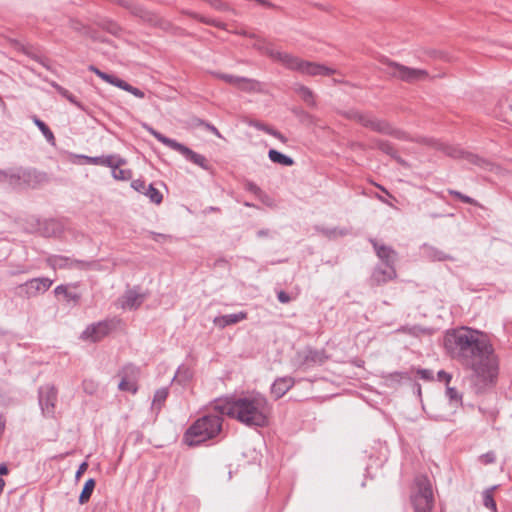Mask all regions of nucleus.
Masks as SVG:
<instances>
[{"instance_id":"f257e3e1","label":"nucleus","mask_w":512,"mask_h":512,"mask_svg":"<svg viewBox=\"0 0 512 512\" xmlns=\"http://www.w3.org/2000/svg\"><path fill=\"white\" fill-rule=\"evenodd\" d=\"M444 346L452 358L471 371L470 382L476 392L493 383L498 372L497 359L482 333L468 327L453 329L446 333Z\"/></svg>"},{"instance_id":"f03ea898","label":"nucleus","mask_w":512,"mask_h":512,"mask_svg":"<svg viewBox=\"0 0 512 512\" xmlns=\"http://www.w3.org/2000/svg\"><path fill=\"white\" fill-rule=\"evenodd\" d=\"M212 408L251 428L265 427L271 411L267 398L260 393L221 397L214 400Z\"/></svg>"},{"instance_id":"7ed1b4c3","label":"nucleus","mask_w":512,"mask_h":512,"mask_svg":"<svg viewBox=\"0 0 512 512\" xmlns=\"http://www.w3.org/2000/svg\"><path fill=\"white\" fill-rule=\"evenodd\" d=\"M222 422L223 420L219 415H204L186 430L183 441L192 447L213 439L221 432Z\"/></svg>"},{"instance_id":"20e7f679","label":"nucleus","mask_w":512,"mask_h":512,"mask_svg":"<svg viewBox=\"0 0 512 512\" xmlns=\"http://www.w3.org/2000/svg\"><path fill=\"white\" fill-rule=\"evenodd\" d=\"M348 117L374 132L389 135L399 140H411L404 131L394 128L388 121L379 119L371 113L351 111Z\"/></svg>"},{"instance_id":"39448f33","label":"nucleus","mask_w":512,"mask_h":512,"mask_svg":"<svg viewBox=\"0 0 512 512\" xmlns=\"http://www.w3.org/2000/svg\"><path fill=\"white\" fill-rule=\"evenodd\" d=\"M414 512H431L434 506L432 484L427 476L418 475L414 479L410 496Z\"/></svg>"},{"instance_id":"423d86ee","label":"nucleus","mask_w":512,"mask_h":512,"mask_svg":"<svg viewBox=\"0 0 512 512\" xmlns=\"http://www.w3.org/2000/svg\"><path fill=\"white\" fill-rule=\"evenodd\" d=\"M381 63L384 66V73L407 83L425 81L429 78L428 72L424 69L410 68L389 59H383Z\"/></svg>"},{"instance_id":"0eeeda50","label":"nucleus","mask_w":512,"mask_h":512,"mask_svg":"<svg viewBox=\"0 0 512 512\" xmlns=\"http://www.w3.org/2000/svg\"><path fill=\"white\" fill-rule=\"evenodd\" d=\"M148 131L162 144L165 146L179 152L182 154L188 161L194 163L195 165L207 170L209 168L207 159L199 154L188 148L187 146L177 142L174 139L168 138L162 133L156 131L153 128H149Z\"/></svg>"},{"instance_id":"6e6552de","label":"nucleus","mask_w":512,"mask_h":512,"mask_svg":"<svg viewBox=\"0 0 512 512\" xmlns=\"http://www.w3.org/2000/svg\"><path fill=\"white\" fill-rule=\"evenodd\" d=\"M45 263L54 271L57 269H73L77 268L80 270H90L97 266L96 261L78 260L63 255H48L45 259Z\"/></svg>"},{"instance_id":"1a4fd4ad","label":"nucleus","mask_w":512,"mask_h":512,"mask_svg":"<svg viewBox=\"0 0 512 512\" xmlns=\"http://www.w3.org/2000/svg\"><path fill=\"white\" fill-rule=\"evenodd\" d=\"M116 328V321L113 319H106L88 325L81 333L80 338L84 341L92 343L99 342L110 334Z\"/></svg>"},{"instance_id":"9d476101","label":"nucleus","mask_w":512,"mask_h":512,"mask_svg":"<svg viewBox=\"0 0 512 512\" xmlns=\"http://www.w3.org/2000/svg\"><path fill=\"white\" fill-rule=\"evenodd\" d=\"M114 1L117 4H119L120 6L127 9L132 15L137 16L152 25L159 26L163 29H168L171 26V24L168 21L158 17L157 15L153 14L150 11H147L146 9H144L142 6H140L138 4H135L128 0H114Z\"/></svg>"},{"instance_id":"9b49d317","label":"nucleus","mask_w":512,"mask_h":512,"mask_svg":"<svg viewBox=\"0 0 512 512\" xmlns=\"http://www.w3.org/2000/svg\"><path fill=\"white\" fill-rule=\"evenodd\" d=\"M444 152L446 153V155L452 158L463 159L467 161L469 164L475 165L484 170H491L492 168V163L489 162L488 160L481 158L478 155L473 154L471 152L464 151L461 148L447 146L445 147Z\"/></svg>"},{"instance_id":"f8f14e48","label":"nucleus","mask_w":512,"mask_h":512,"mask_svg":"<svg viewBox=\"0 0 512 512\" xmlns=\"http://www.w3.org/2000/svg\"><path fill=\"white\" fill-rule=\"evenodd\" d=\"M39 404L45 416L52 417L55 413L57 390L54 386L44 385L39 388Z\"/></svg>"},{"instance_id":"ddd939ff","label":"nucleus","mask_w":512,"mask_h":512,"mask_svg":"<svg viewBox=\"0 0 512 512\" xmlns=\"http://www.w3.org/2000/svg\"><path fill=\"white\" fill-rule=\"evenodd\" d=\"M139 372V368L132 364L124 366L119 373L121 376V381L118 385L119 390L135 394L138 391L137 379Z\"/></svg>"},{"instance_id":"4468645a","label":"nucleus","mask_w":512,"mask_h":512,"mask_svg":"<svg viewBox=\"0 0 512 512\" xmlns=\"http://www.w3.org/2000/svg\"><path fill=\"white\" fill-rule=\"evenodd\" d=\"M53 284V280L47 277H38L26 281L20 285V288L24 289L26 297L31 298L39 294H43L50 289Z\"/></svg>"},{"instance_id":"2eb2a0df","label":"nucleus","mask_w":512,"mask_h":512,"mask_svg":"<svg viewBox=\"0 0 512 512\" xmlns=\"http://www.w3.org/2000/svg\"><path fill=\"white\" fill-rule=\"evenodd\" d=\"M265 54L269 56L272 60L281 63L286 68L295 71L299 70V66L302 61V59L297 56H294L287 52L275 50L274 48H266Z\"/></svg>"},{"instance_id":"dca6fc26","label":"nucleus","mask_w":512,"mask_h":512,"mask_svg":"<svg viewBox=\"0 0 512 512\" xmlns=\"http://www.w3.org/2000/svg\"><path fill=\"white\" fill-rule=\"evenodd\" d=\"M216 76L221 80L225 81L226 83L232 84L237 88L247 92L257 91L260 86V83L258 81L246 77H239L222 73L217 74Z\"/></svg>"},{"instance_id":"f3484780","label":"nucleus","mask_w":512,"mask_h":512,"mask_svg":"<svg viewBox=\"0 0 512 512\" xmlns=\"http://www.w3.org/2000/svg\"><path fill=\"white\" fill-rule=\"evenodd\" d=\"M298 72L308 76H330L335 74L336 70L323 64L305 61L302 59Z\"/></svg>"},{"instance_id":"a211bd4d","label":"nucleus","mask_w":512,"mask_h":512,"mask_svg":"<svg viewBox=\"0 0 512 512\" xmlns=\"http://www.w3.org/2000/svg\"><path fill=\"white\" fill-rule=\"evenodd\" d=\"M22 186L35 188L48 181L47 174L32 168H21Z\"/></svg>"},{"instance_id":"6ab92c4d","label":"nucleus","mask_w":512,"mask_h":512,"mask_svg":"<svg viewBox=\"0 0 512 512\" xmlns=\"http://www.w3.org/2000/svg\"><path fill=\"white\" fill-rule=\"evenodd\" d=\"M131 187L137 192L147 196L152 203L160 204L162 202L163 196L161 192L153 186V184L147 185L145 181L136 179L132 181Z\"/></svg>"},{"instance_id":"aec40b11","label":"nucleus","mask_w":512,"mask_h":512,"mask_svg":"<svg viewBox=\"0 0 512 512\" xmlns=\"http://www.w3.org/2000/svg\"><path fill=\"white\" fill-rule=\"evenodd\" d=\"M369 242L372 244L376 255L384 263V265L395 266L397 253L392 247L380 244L376 239L373 238H370Z\"/></svg>"},{"instance_id":"412c9836","label":"nucleus","mask_w":512,"mask_h":512,"mask_svg":"<svg viewBox=\"0 0 512 512\" xmlns=\"http://www.w3.org/2000/svg\"><path fill=\"white\" fill-rule=\"evenodd\" d=\"M383 268L381 266H377L374 268L373 273L371 275V282L374 285H381L387 283L390 280L396 278L397 273L395 266L385 265Z\"/></svg>"},{"instance_id":"4be33fe9","label":"nucleus","mask_w":512,"mask_h":512,"mask_svg":"<svg viewBox=\"0 0 512 512\" xmlns=\"http://www.w3.org/2000/svg\"><path fill=\"white\" fill-rule=\"evenodd\" d=\"M295 384V381L290 376L277 378L272 386L271 393L276 399L283 397Z\"/></svg>"},{"instance_id":"5701e85b","label":"nucleus","mask_w":512,"mask_h":512,"mask_svg":"<svg viewBox=\"0 0 512 512\" xmlns=\"http://www.w3.org/2000/svg\"><path fill=\"white\" fill-rule=\"evenodd\" d=\"M246 318H247V313L241 311L239 313L227 314V315L215 317L213 322L217 327L223 329L229 325L236 324Z\"/></svg>"},{"instance_id":"b1692460","label":"nucleus","mask_w":512,"mask_h":512,"mask_svg":"<svg viewBox=\"0 0 512 512\" xmlns=\"http://www.w3.org/2000/svg\"><path fill=\"white\" fill-rule=\"evenodd\" d=\"M144 301V295L135 290H128L122 297L121 306L124 309H137Z\"/></svg>"},{"instance_id":"393cba45","label":"nucleus","mask_w":512,"mask_h":512,"mask_svg":"<svg viewBox=\"0 0 512 512\" xmlns=\"http://www.w3.org/2000/svg\"><path fill=\"white\" fill-rule=\"evenodd\" d=\"M423 249H424V254H425L426 258H428L431 261H446V260L453 261L454 260V258L451 255L446 254L445 252H443L442 250H440L436 247L424 245Z\"/></svg>"},{"instance_id":"a878e982","label":"nucleus","mask_w":512,"mask_h":512,"mask_svg":"<svg viewBox=\"0 0 512 512\" xmlns=\"http://www.w3.org/2000/svg\"><path fill=\"white\" fill-rule=\"evenodd\" d=\"M293 91L298 94L301 99L310 106H315L314 93L313 91L300 83H295L292 87Z\"/></svg>"},{"instance_id":"bb28decb","label":"nucleus","mask_w":512,"mask_h":512,"mask_svg":"<svg viewBox=\"0 0 512 512\" xmlns=\"http://www.w3.org/2000/svg\"><path fill=\"white\" fill-rule=\"evenodd\" d=\"M324 350L308 349L304 357L305 364H322L327 360Z\"/></svg>"},{"instance_id":"cd10ccee","label":"nucleus","mask_w":512,"mask_h":512,"mask_svg":"<svg viewBox=\"0 0 512 512\" xmlns=\"http://www.w3.org/2000/svg\"><path fill=\"white\" fill-rule=\"evenodd\" d=\"M268 157L273 163L281 164L283 166H292L294 164V160L291 157L284 155L275 149L269 150Z\"/></svg>"},{"instance_id":"c85d7f7f","label":"nucleus","mask_w":512,"mask_h":512,"mask_svg":"<svg viewBox=\"0 0 512 512\" xmlns=\"http://www.w3.org/2000/svg\"><path fill=\"white\" fill-rule=\"evenodd\" d=\"M372 147L378 148L383 153H385L391 157H396V149L393 147V145L390 142H388L386 140L373 139Z\"/></svg>"},{"instance_id":"c756f323","label":"nucleus","mask_w":512,"mask_h":512,"mask_svg":"<svg viewBox=\"0 0 512 512\" xmlns=\"http://www.w3.org/2000/svg\"><path fill=\"white\" fill-rule=\"evenodd\" d=\"M34 124L38 127V129L42 132L43 136L52 145H55V136L50 128L38 117H33Z\"/></svg>"},{"instance_id":"7c9ffc66","label":"nucleus","mask_w":512,"mask_h":512,"mask_svg":"<svg viewBox=\"0 0 512 512\" xmlns=\"http://www.w3.org/2000/svg\"><path fill=\"white\" fill-rule=\"evenodd\" d=\"M95 480L90 478L88 479L85 484H84V487L81 491V494L79 496V503L80 504H85L89 501L92 493H93V490L95 488Z\"/></svg>"},{"instance_id":"2f4dec72","label":"nucleus","mask_w":512,"mask_h":512,"mask_svg":"<svg viewBox=\"0 0 512 512\" xmlns=\"http://www.w3.org/2000/svg\"><path fill=\"white\" fill-rule=\"evenodd\" d=\"M168 389L167 388H160L156 390L152 402L153 409L160 410L162 405L165 403L167 397H168Z\"/></svg>"},{"instance_id":"473e14b6","label":"nucleus","mask_w":512,"mask_h":512,"mask_svg":"<svg viewBox=\"0 0 512 512\" xmlns=\"http://www.w3.org/2000/svg\"><path fill=\"white\" fill-rule=\"evenodd\" d=\"M54 293L56 295L63 294L68 302L72 301L77 303L80 300V295L78 293L69 291L67 286L63 284L58 285L54 289Z\"/></svg>"},{"instance_id":"72a5a7b5","label":"nucleus","mask_w":512,"mask_h":512,"mask_svg":"<svg viewBox=\"0 0 512 512\" xmlns=\"http://www.w3.org/2000/svg\"><path fill=\"white\" fill-rule=\"evenodd\" d=\"M319 231L326 237L330 239H335L337 237L346 236L349 234V230L347 228H321Z\"/></svg>"},{"instance_id":"f704fd0d","label":"nucleus","mask_w":512,"mask_h":512,"mask_svg":"<svg viewBox=\"0 0 512 512\" xmlns=\"http://www.w3.org/2000/svg\"><path fill=\"white\" fill-rule=\"evenodd\" d=\"M103 161V166L109 167L112 170L126 164V160L117 155L103 156Z\"/></svg>"},{"instance_id":"c9c22d12","label":"nucleus","mask_w":512,"mask_h":512,"mask_svg":"<svg viewBox=\"0 0 512 512\" xmlns=\"http://www.w3.org/2000/svg\"><path fill=\"white\" fill-rule=\"evenodd\" d=\"M446 396L449 399L451 404L461 405L462 403V394L458 392V390L454 387H450L449 384L446 385Z\"/></svg>"},{"instance_id":"e433bc0d","label":"nucleus","mask_w":512,"mask_h":512,"mask_svg":"<svg viewBox=\"0 0 512 512\" xmlns=\"http://www.w3.org/2000/svg\"><path fill=\"white\" fill-rule=\"evenodd\" d=\"M8 184L13 188H20L22 186V177H21V168L17 169L15 172H8V178L6 180Z\"/></svg>"},{"instance_id":"4c0bfd02","label":"nucleus","mask_w":512,"mask_h":512,"mask_svg":"<svg viewBox=\"0 0 512 512\" xmlns=\"http://www.w3.org/2000/svg\"><path fill=\"white\" fill-rule=\"evenodd\" d=\"M187 14L194 19L199 20L200 22L224 29V24L220 21L201 16L200 14L194 12H187Z\"/></svg>"},{"instance_id":"58836bf2","label":"nucleus","mask_w":512,"mask_h":512,"mask_svg":"<svg viewBox=\"0 0 512 512\" xmlns=\"http://www.w3.org/2000/svg\"><path fill=\"white\" fill-rule=\"evenodd\" d=\"M447 192L449 193V195L451 196H454L456 198H458L460 201L464 202V203H467V204H471V205H474V206H478V202L467 196V195H464L463 193L457 191V190H454V189H448Z\"/></svg>"},{"instance_id":"ea45409f","label":"nucleus","mask_w":512,"mask_h":512,"mask_svg":"<svg viewBox=\"0 0 512 512\" xmlns=\"http://www.w3.org/2000/svg\"><path fill=\"white\" fill-rule=\"evenodd\" d=\"M112 176L116 180L125 181L131 179L132 172L129 169H120L119 167L112 170Z\"/></svg>"},{"instance_id":"a19ab883","label":"nucleus","mask_w":512,"mask_h":512,"mask_svg":"<svg viewBox=\"0 0 512 512\" xmlns=\"http://www.w3.org/2000/svg\"><path fill=\"white\" fill-rule=\"evenodd\" d=\"M245 189L256 195L258 198L267 197V195L262 191V189L252 181H247L245 183Z\"/></svg>"},{"instance_id":"79ce46f5","label":"nucleus","mask_w":512,"mask_h":512,"mask_svg":"<svg viewBox=\"0 0 512 512\" xmlns=\"http://www.w3.org/2000/svg\"><path fill=\"white\" fill-rule=\"evenodd\" d=\"M483 504L486 508L496 511V503L490 490H486L483 494Z\"/></svg>"},{"instance_id":"37998d69","label":"nucleus","mask_w":512,"mask_h":512,"mask_svg":"<svg viewBox=\"0 0 512 512\" xmlns=\"http://www.w3.org/2000/svg\"><path fill=\"white\" fill-rule=\"evenodd\" d=\"M479 459L482 464L488 465V464H492L496 461V455L493 451H489L485 454H482Z\"/></svg>"},{"instance_id":"c03bdc74","label":"nucleus","mask_w":512,"mask_h":512,"mask_svg":"<svg viewBox=\"0 0 512 512\" xmlns=\"http://www.w3.org/2000/svg\"><path fill=\"white\" fill-rule=\"evenodd\" d=\"M82 158L85 160V162L87 164H91V165H99V166H103V156H96V157H91V156H82Z\"/></svg>"},{"instance_id":"a18cd8bd","label":"nucleus","mask_w":512,"mask_h":512,"mask_svg":"<svg viewBox=\"0 0 512 512\" xmlns=\"http://www.w3.org/2000/svg\"><path fill=\"white\" fill-rule=\"evenodd\" d=\"M417 375L422 379V380H425V381H431L433 380L434 376H433V371L432 370H429V369H418L417 370Z\"/></svg>"},{"instance_id":"49530a36","label":"nucleus","mask_w":512,"mask_h":512,"mask_svg":"<svg viewBox=\"0 0 512 512\" xmlns=\"http://www.w3.org/2000/svg\"><path fill=\"white\" fill-rule=\"evenodd\" d=\"M437 379L438 381L444 382L446 385H448L452 379V375L444 370H440L437 373Z\"/></svg>"},{"instance_id":"de8ad7c7","label":"nucleus","mask_w":512,"mask_h":512,"mask_svg":"<svg viewBox=\"0 0 512 512\" xmlns=\"http://www.w3.org/2000/svg\"><path fill=\"white\" fill-rule=\"evenodd\" d=\"M200 125L204 126L208 131L213 133L215 136H217L219 138H222L221 133L219 132V130L213 124H210L208 122H205V121L201 120L200 121Z\"/></svg>"},{"instance_id":"09e8293b","label":"nucleus","mask_w":512,"mask_h":512,"mask_svg":"<svg viewBox=\"0 0 512 512\" xmlns=\"http://www.w3.org/2000/svg\"><path fill=\"white\" fill-rule=\"evenodd\" d=\"M50 85L64 98H66L69 94V91L62 87L61 85H59L57 82L55 81H51L50 82Z\"/></svg>"},{"instance_id":"8fccbe9b","label":"nucleus","mask_w":512,"mask_h":512,"mask_svg":"<svg viewBox=\"0 0 512 512\" xmlns=\"http://www.w3.org/2000/svg\"><path fill=\"white\" fill-rule=\"evenodd\" d=\"M251 126L255 127L258 130L264 131L265 133L269 134V131H271L273 128L262 123L259 121H253L250 123Z\"/></svg>"},{"instance_id":"3c124183","label":"nucleus","mask_w":512,"mask_h":512,"mask_svg":"<svg viewBox=\"0 0 512 512\" xmlns=\"http://www.w3.org/2000/svg\"><path fill=\"white\" fill-rule=\"evenodd\" d=\"M253 47L259 50L261 53L265 54L266 48H273L272 46L265 43L264 40L257 39V41L253 44Z\"/></svg>"},{"instance_id":"603ef678","label":"nucleus","mask_w":512,"mask_h":512,"mask_svg":"<svg viewBox=\"0 0 512 512\" xmlns=\"http://www.w3.org/2000/svg\"><path fill=\"white\" fill-rule=\"evenodd\" d=\"M127 92L133 94L135 97L137 98H144L145 94L142 90L132 86L129 84V87L128 89L126 90Z\"/></svg>"},{"instance_id":"864d4df0","label":"nucleus","mask_w":512,"mask_h":512,"mask_svg":"<svg viewBox=\"0 0 512 512\" xmlns=\"http://www.w3.org/2000/svg\"><path fill=\"white\" fill-rule=\"evenodd\" d=\"M66 99L71 103L73 104L74 106H76L77 108L81 109V110H85L84 109V106L81 102H79L77 100V98L69 92L68 96L66 97Z\"/></svg>"},{"instance_id":"5fc2aeb1","label":"nucleus","mask_w":512,"mask_h":512,"mask_svg":"<svg viewBox=\"0 0 512 512\" xmlns=\"http://www.w3.org/2000/svg\"><path fill=\"white\" fill-rule=\"evenodd\" d=\"M277 299L281 303H289L291 301L290 295L283 290L277 293Z\"/></svg>"},{"instance_id":"6e6d98bb","label":"nucleus","mask_w":512,"mask_h":512,"mask_svg":"<svg viewBox=\"0 0 512 512\" xmlns=\"http://www.w3.org/2000/svg\"><path fill=\"white\" fill-rule=\"evenodd\" d=\"M87 468H88V463L82 462L80 464V466L78 467V470L76 471L75 478L78 480L85 473Z\"/></svg>"},{"instance_id":"4d7b16f0","label":"nucleus","mask_w":512,"mask_h":512,"mask_svg":"<svg viewBox=\"0 0 512 512\" xmlns=\"http://www.w3.org/2000/svg\"><path fill=\"white\" fill-rule=\"evenodd\" d=\"M114 86H116L118 88H121V89L126 91L128 89V87H129V83H127L126 81L116 77L115 81H114Z\"/></svg>"},{"instance_id":"13d9d810","label":"nucleus","mask_w":512,"mask_h":512,"mask_svg":"<svg viewBox=\"0 0 512 512\" xmlns=\"http://www.w3.org/2000/svg\"><path fill=\"white\" fill-rule=\"evenodd\" d=\"M269 135L277 138L278 140H280L283 143H285L287 141V138L281 132L275 130L274 128L271 131H269Z\"/></svg>"},{"instance_id":"bf43d9fd","label":"nucleus","mask_w":512,"mask_h":512,"mask_svg":"<svg viewBox=\"0 0 512 512\" xmlns=\"http://www.w3.org/2000/svg\"><path fill=\"white\" fill-rule=\"evenodd\" d=\"M8 178V172L0 169V183L6 182Z\"/></svg>"},{"instance_id":"052dcab7","label":"nucleus","mask_w":512,"mask_h":512,"mask_svg":"<svg viewBox=\"0 0 512 512\" xmlns=\"http://www.w3.org/2000/svg\"><path fill=\"white\" fill-rule=\"evenodd\" d=\"M376 198L381 201L382 203L384 204H387L391 207H393L392 203H390L386 198H384L383 196L379 195V194H376Z\"/></svg>"},{"instance_id":"680f3d73","label":"nucleus","mask_w":512,"mask_h":512,"mask_svg":"<svg viewBox=\"0 0 512 512\" xmlns=\"http://www.w3.org/2000/svg\"><path fill=\"white\" fill-rule=\"evenodd\" d=\"M376 186H377V188H379V189L381 190V192L385 193V194H386V195H388L390 198L395 199V198H394V197H393V196L388 192V190H387L385 187H383V186H381V185H378V184H376Z\"/></svg>"},{"instance_id":"e2e57ef3","label":"nucleus","mask_w":512,"mask_h":512,"mask_svg":"<svg viewBox=\"0 0 512 512\" xmlns=\"http://www.w3.org/2000/svg\"><path fill=\"white\" fill-rule=\"evenodd\" d=\"M8 473V468L5 464H0V475H6Z\"/></svg>"},{"instance_id":"0e129e2a","label":"nucleus","mask_w":512,"mask_h":512,"mask_svg":"<svg viewBox=\"0 0 512 512\" xmlns=\"http://www.w3.org/2000/svg\"><path fill=\"white\" fill-rule=\"evenodd\" d=\"M393 158H394V159H395L399 164H401V165H406L405 160H404V159H402V158L398 155V153H397V152H396V157H393Z\"/></svg>"},{"instance_id":"69168bd1","label":"nucleus","mask_w":512,"mask_h":512,"mask_svg":"<svg viewBox=\"0 0 512 512\" xmlns=\"http://www.w3.org/2000/svg\"><path fill=\"white\" fill-rule=\"evenodd\" d=\"M115 78H116V76H114L112 74H109L106 82L111 84V85H114Z\"/></svg>"},{"instance_id":"338daca9","label":"nucleus","mask_w":512,"mask_h":512,"mask_svg":"<svg viewBox=\"0 0 512 512\" xmlns=\"http://www.w3.org/2000/svg\"><path fill=\"white\" fill-rule=\"evenodd\" d=\"M257 234L259 237H266V236H268L269 231L268 230H260V231H258Z\"/></svg>"},{"instance_id":"774afa93","label":"nucleus","mask_w":512,"mask_h":512,"mask_svg":"<svg viewBox=\"0 0 512 512\" xmlns=\"http://www.w3.org/2000/svg\"><path fill=\"white\" fill-rule=\"evenodd\" d=\"M91 71H93L98 77L99 75L101 74V70H99L98 68H96L95 66H90L89 68Z\"/></svg>"}]
</instances>
